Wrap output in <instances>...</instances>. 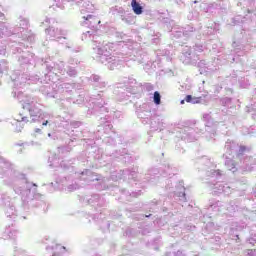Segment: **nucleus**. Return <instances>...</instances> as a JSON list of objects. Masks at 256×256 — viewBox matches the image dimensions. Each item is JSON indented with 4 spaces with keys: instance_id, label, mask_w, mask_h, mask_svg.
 Returning a JSON list of instances; mask_svg holds the SVG:
<instances>
[{
    "instance_id": "1",
    "label": "nucleus",
    "mask_w": 256,
    "mask_h": 256,
    "mask_svg": "<svg viewBox=\"0 0 256 256\" xmlns=\"http://www.w3.org/2000/svg\"><path fill=\"white\" fill-rule=\"evenodd\" d=\"M131 7L135 15H141L143 13V6L137 2V0L131 1Z\"/></svg>"
},
{
    "instance_id": "2",
    "label": "nucleus",
    "mask_w": 256,
    "mask_h": 256,
    "mask_svg": "<svg viewBox=\"0 0 256 256\" xmlns=\"http://www.w3.org/2000/svg\"><path fill=\"white\" fill-rule=\"evenodd\" d=\"M29 114L32 118V121H37V117H41V109L37 107H32L29 109Z\"/></svg>"
},
{
    "instance_id": "3",
    "label": "nucleus",
    "mask_w": 256,
    "mask_h": 256,
    "mask_svg": "<svg viewBox=\"0 0 256 256\" xmlns=\"http://www.w3.org/2000/svg\"><path fill=\"white\" fill-rule=\"evenodd\" d=\"M154 103L156 105H161V94L158 91L154 92Z\"/></svg>"
},
{
    "instance_id": "4",
    "label": "nucleus",
    "mask_w": 256,
    "mask_h": 256,
    "mask_svg": "<svg viewBox=\"0 0 256 256\" xmlns=\"http://www.w3.org/2000/svg\"><path fill=\"white\" fill-rule=\"evenodd\" d=\"M192 103H194V104H199V103H201V97H194L193 99H192Z\"/></svg>"
},
{
    "instance_id": "5",
    "label": "nucleus",
    "mask_w": 256,
    "mask_h": 256,
    "mask_svg": "<svg viewBox=\"0 0 256 256\" xmlns=\"http://www.w3.org/2000/svg\"><path fill=\"white\" fill-rule=\"evenodd\" d=\"M186 103H191L193 101V96L187 95L185 98Z\"/></svg>"
},
{
    "instance_id": "6",
    "label": "nucleus",
    "mask_w": 256,
    "mask_h": 256,
    "mask_svg": "<svg viewBox=\"0 0 256 256\" xmlns=\"http://www.w3.org/2000/svg\"><path fill=\"white\" fill-rule=\"evenodd\" d=\"M85 21H89V19H93V15L83 16Z\"/></svg>"
},
{
    "instance_id": "7",
    "label": "nucleus",
    "mask_w": 256,
    "mask_h": 256,
    "mask_svg": "<svg viewBox=\"0 0 256 256\" xmlns=\"http://www.w3.org/2000/svg\"><path fill=\"white\" fill-rule=\"evenodd\" d=\"M16 121H19V122H21V121H27V118H26V117H22V118L16 117Z\"/></svg>"
},
{
    "instance_id": "8",
    "label": "nucleus",
    "mask_w": 256,
    "mask_h": 256,
    "mask_svg": "<svg viewBox=\"0 0 256 256\" xmlns=\"http://www.w3.org/2000/svg\"><path fill=\"white\" fill-rule=\"evenodd\" d=\"M48 123H49V121L46 120L45 122L42 123V125L47 126Z\"/></svg>"
},
{
    "instance_id": "9",
    "label": "nucleus",
    "mask_w": 256,
    "mask_h": 256,
    "mask_svg": "<svg viewBox=\"0 0 256 256\" xmlns=\"http://www.w3.org/2000/svg\"><path fill=\"white\" fill-rule=\"evenodd\" d=\"M35 133H41V129L37 128V129L35 130Z\"/></svg>"
},
{
    "instance_id": "10",
    "label": "nucleus",
    "mask_w": 256,
    "mask_h": 256,
    "mask_svg": "<svg viewBox=\"0 0 256 256\" xmlns=\"http://www.w3.org/2000/svg\"><path fill=\"white\" fill-rule=\"evenodd\" d=\"M181 105H185V100H181Z\"/></svg>"
},
{
    "instance_id": "11",
    "label": "nucleus",
    "mask_w": 256,
    "mask_h": 256,
    "mask_svg": "<svg viewBox=\"0 0 256 256\" xmlns=\"http://www.w3.org/2000/svg\"><path fill=\"white\" fill-rule=\"evenodd\" d=\"M52 256H56L55 254H53Z\"/></svg>"
}]
</instances>
